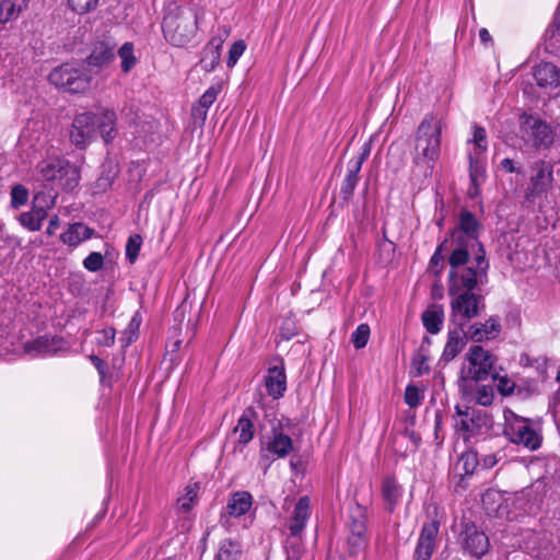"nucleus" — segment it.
<instances>
[{"instance_id":"nucleus-13","label":"nucleus","mask_w":560,"mask_h":560,"mask_svg":"<svg viewBox=\"0 0 560 560\" xmlns=\"http://www.w3.org/2000/svg\"><path fill=\"white\" fill-rule=\"evenodd\" d=\"M533 172L525 195L526 200L530 202L546 194L553 183V170L549 162L545 160L536 161L533 165Z\"/></svg>"},{"instance_id":"nucleus-58","label":"nucleus","mask_w":560,"mask_h":560,"mask_svg":"<svg viewBox=\"0 0 560 560\" xmlns=\"http://www.w3.org/2000/svg\"><path fill=\"white\" fill-rule=\"evenodd\" d=\"M89 359L92 362V364L95 366V369L97 370L101 378L103 380L106 374V363L102 359H100L97 355H94V354L90 355Z\"/></svg>"},{"instance_id":"nucleus-31","label":"nucleus","mask_w":560,"mask_h":560,"mask_svg":"<svg viewBox=\"0 0 560 560\" xmlns=\"http://www.w3.org/2000/svg\"><path fill=\"white\" fill-rule=\"evenodd\" d=\"M266 450L278 458H284L293 451V441L289 435L282 432H273L272 438L267 443Z\"/></svg>"},{"instance_id":"nucleus-8","label":"nucleus","mask_w":560,"mask_h":560,"mask_svg":"<svg viewBox=\"0 0 560 560\" xmlns=\"http://www.w3.org/2000/svg\"><path fill=\"white\" fill-rule=\"evenodd\" d=\"M480 224L477 218L467 210L460 212L457 228L452 231V243L454 248H462L470 253L478 247L480 253L481 243L478 241Z\"/></svg>"},{"instance_id":"nucleus-11","label":"nucleus","mask_w":560,"mask_h":560,"mask_svg":"<svg viewBox=\"0 0 560 560\" xmlns=\"http://www.w3.org/2000/svg\"><path fill=\"white\" fill-rule=\"evenodd\" d=\"M56 197L45 194H37L34 197V206L30 211L20 213L18 220L20 224L31 232H37L42 229L43 222L47 219V211L55 207Z\"/></svg>"},{"instance_id":"nucleus-45","label":"nucleus","mask_w":560,"mask_h":560,"mask_svg":"<svg viewBox=\"0 0 560 560\" xmlns=\"http://www.w3.org/2000/svg\"><path fill=\"white\" fill-rule=\"evenodd\" d=\"M469 142H474L475 149L472 152H479V154H482L488 147L487 143V132L483 127L474 125V135L472 139Z\"/></svg>"},{"instance_id":"nucleus-63","label":"nucleus","mask_w":560,"mask_h":560,"mask_svg":"<svg viewBox=\"0 0 560 560\" xmlns=\"http://www.w3.org/2000/svg\"><path fill=\"white\" fill-rule=\"evenodd\" d=\"M459 479L458 481L455 483L454 486V490L456 493H463L466 489H467V483H466V477L467 476H458Z\"/></svg>"},{"instance_id":"nucleus-16","label":"nucleus","mask_w":560,"mask_h":560,"mask_svg":"<svg viewBox=\"0 0 560 560\" xmlns=\"http://www.w3.org/2000/svg\"><path fill=\"white\" fill-rule=\"evenodd\" d=\"M254 503L253 495L245 490L235 491L231 494L225 506V513L220 515L222 526H228L230 518H238L249 512Z\"/></svg>"},{"instance_id":"nucleus-34","label":"nucleus","mask_w":560,"mask_h":560,"mask_svg":"<svg viewBox=\"0 0 560 560\" xmlns=\"http://www.w3.org/2000/svg\"><path fill=\"white\" fill-rule=\"evenodd\" d=\"M199 483L189 482L184 488V493L177 499L176 510L180 514H188L198 502Z\"/></svg>"},{"instance_id":"nucleus-51","label":"nucleus","mask_w":560,"mask_h":560,"mask_svg":"<svg viewBox=\"0 0 560 560\" xmlns=\"http://www.w3.org/2000/svg\"><path fill=\"white\" fill-rule=\"evenodd\" d=\"M493 389L489 385H482L476 390V401L481 406H490L493 401Z\"/></svg>"},{"instance_id":"nucleus-35","label":"nucleus","mask_w":560,"mask_h":560,"mask_svg":"<svg viewBox=\"0 0 560 560\" xmlns=\"http://www.w3.org/2000/svg\"><path fill=\"white\" fill-rule=\"evenodd\" d=\"M361 168L354 165V163H349L347 165V174L340 186V197L345 201H350L353 197L354 190L359 183Z\"/></svg>"},{"instance_id":"nucleus-6","label":"nucleus","mask_w":560,"mask_h":560,"mask_svg":"<svg viewBox=\"0 0 560 560\" xmlns=\"http://www.w3.org/2000/svg\"><path fill=\"white\" fill-rule=\"evenodd\" d=\"M451 315L450 322L455 326L463 327L485 311L483 296L475 292H462L458 294H450Z\"/></svg>"},{"instance_id":"nucleus-62","label":"nucleus","mask_w":560,"mask_h":560,"mask_svg":"<svg viewBox=\"0 0 560 560\" xmlns=\"http://www.w3.org/2000/svg\"><path fill=\"white\" fill-rule=\"evenodd\" d=\"M442 247H443V244H441L440 246H438L436 250L434 252V254L432 255L431 259H430V264L432 266H438L440 262H442L444 260V257L443 255L441 254V250H442Z\"/></svg>"},{"instance_id":"nucleus-15","label":"nucleus","mask_w":560,"mask_h":560,"mask_svg":"<svg viewBox=\"0 0 560 560\" xmlns=\"http://www.w3.org/2000/svg\"><path fill=\"white\" fill-rule=\"evenodd\" d=\"M24 352L32 358L55 355L66 349L63 338L56 335H43L28 340L23 346Z\"/></svg>"},{"instance_id":"nucleus-25","label":"nucleus","mask_w":560,"mask_h":560,"mask_svg":"<svg viewBox=\"0 0 560 560\" xmlns=\"http://www.w3.org/2000/svg\"><path fill=\"white\" fill-rule=\"evenodd\" d=\"M96 116V133L100 132L105 143H110L116 135V113L109 108H102Z\"/></svg>"},{"instance_id":"nucleus-14","label":"nucleus","mask_w":560,"mask_h":560,"mask_svg":"<svg viewBox=\"0 0 560 560\" xmlns=\"http://www.w3.org/2000/svg\"><path fill=\"white\" fill-rule=\"evenodd\" d=\"M96 135V116L84 112L77 115L72 121L70 139L79 148H85Z\"/></svg>"},{"instance_id":"nucleus-56","label":"nucleus","mask_w":560,"mask_h":560,"mask_svg":"<svg viewBox=\"0 0 560 560\" xmlns=\"http://www.w3.org/2000/svg\"><path fill=\"white\" fill-rule=\"evenodd\" d=\"M61 221L57 214H54L49 218L45 234L47 236H54L57 230L60 228Z\"/></svg>"},{"instance_id":"nucleus-21","label":"nucleus","mask_w":560,"mask_h":560,"mask_svg":"<svg viewBox=\"0 0 560 560\" xmlns=\"http://www.w3.org/2000/svg\"><path fill=\"white\" fill-rule=\"evenodd\" d=\"M468 339L469 337L463 327L456 326L450 329L440 361L444 363L453 361L462 352Z\"/></svg>"},{"instance_id":"nucleus-7","label":"nucleus","mask_w":560,"mask_h":560,"mask_svg":"<svg viewBox=\"0 0 560 560\" xmlns=\"http://www.w3.org/2000/svg\"><path fill=\"white\" fill-rule=\"evenodd\" d=\"M48 80L57 88L70 93H81L89 89L91 77L84 69L71 63H63L52 69Z\"/></svg>"},{"instance_id":"nucleus-9","label":"nucleus","mask_w":560,"mask_h":560,"mask_svg":"<svg viewBox=\"0 0 560 560\" xmlns=\"http://www.w3.org/2000/svg\"><path fill=\"white\" fill-rule=\"evenodd\" d=\"M503 433L512 443L530 451L537 450L541 444L540 434L533 428L529 420L524 418H515L506 423Z\"/></svg>"},{"instance_id":"nucleus-26","label":"nucleus","mask_w":560,"mask_h":560,"mask_svg":"<svg viewBox=\"0 0 560 560\" xmlns=\"http://www.w3.org/2000/svg\"><path fill=\"white\" fill-rule=\"evenodd\" d=\"M482 506L489 516L502 518L508 515V504L503 494L493 489H488L482 494Z\"/></svg>"},{"instance_id":"nucleus-33","label":"nucleus","mask_w":560,"mask_h":560,"mask_svg":"<svg viewBox=\"0 0 560 560\" xmlns=\"http://www.w3.org/2000/svg\"><path fill=\"white\" fill-rule=\"evenodd\" d=\"M421 319L427 331L435 335L442 329L444 310L441 305H432L422 313Z\"/></svg>"},{"instance_id":"nucleus-59","label":"nucleus","mask_w":560,"mask_h":560,"mask_svg":"<svg viewBox=\"0 0 560 560\" xmlns=\"http://www.w3.org/2000/svg\"><path fill=\"white\" fill-rule=\"evenodd\" d=\"M500 167H501V170H503L506 173H516V174L522 173L521 167H516L514 165L513 160H511L509 158H505L500 162Z\"/></svg>"},{"instance_id":"nucleus-64","label":"nucleus","mask_w":560,"mask_h":560,"mask_svg":"<svg viewBox=\"0 0 560 560\" xmlns=\"http://www.w3.org/2000/svg\"><path fill=\"white\" fill-rule=\"evenodd\" d=\"M479 38L486 45L491 43V40H492L491 35H490V33L488 32L487 28H481L479 31Z\"/></svg>"},{"instance_id":"nucleus-57","label":"nucleus","mask_w":560,"mask_h":560,"mask_svg":"<svg viewBox=\"0 0 560 560\" xmlns=\"http://www.w3.org/2000/svg\"><path fill=\"white\" fill-rule=\"evenodd\" d=\"M369 155L370 147L368 144H364V147L362 148V152L358 156H353L352 159H350L349 163H354L355 166L362 168V165Z\"/></svg>"},{"instance_id":"nucleus-5","label":"nucleus","mask_w":560,"mask_h":560,"mask_svg":"<svg viewBox=\"0 0 560 560\" xmlns=\"http://www.w3.org/2000/svg\"><path fill=\"white\" fill-rule=\"evenodd\" d=\"M520 135L526 145L536 151L549 149L555 141V131L540 117L523 113L520 116Z\"/></svg>"},{"instance_id":"nucleus-22","label":"nucleus","mask_w":560,"mask_h":560,"mask_svg":"<svg viewBox=\"0 0 560 560\" xmlns=\"http://www.w3.org/2000/svg\"><path fill=\"white\" fill-rule=\"evenodd\" d=\"M116 57V44L112 40H102L94 44L86 58L90 67L104 68L112 63Z\"/></svg>"},{"instance_id":"nucleus-47","label":"nucleus","mask_w":560,"mask_h":560,"mask_svg":"<svg viewBox=\"0 0 560 560\" xmlns=\"http://www.w3.org/2000/svg\"><path fill=\"white\" fill-rule=\"evenodd\" d=\"M491 377L494 382H497V389L503 396L511 395L514 392L515 384L506 375L500 376L497 372H494Z\"/></svg>"},{"instance_id":"nucleus-4","label":"nucleus","mask_w":560,"mask_h":560,"mask_svg":"<svg viewBox=\"0 0 560 560\" xmlns=\"http://www.w3.org/2000/svg\"><path fill=\"white\" fill-rule=\"evenodd\" d=\"M498 358L480 345L471 346L465 354L460 369L459 386L466 387L467 382H481L495 372Z\"/></svg>"},{"instance_id":"nucleus-53","label":"nucleus","mask_w":560,"mask_h":560,"mask_svg":"<svg viewBox=\"0 0 560 560\" xmlns=\"http://www.w3.org/2000/svg\"><path fill=\"white\" fill-rule=\"evenodd\" d=\"M423 396L415 385H408L405 390V402L409 407H418L421 404Z\"/></svg>"},{"instance_id":"nucleus-38","label":"nucleus","mask_w":560,"mask_h":560,"mask_svg":"<svg viewBox=\"0 0 560 560\" xmlns=\"http://www.w3.org/2000/svg\"><path fill=\"white\" fill-rule=\"evenodd\" d=\"M480 464L477 452L472 450L465 451L459 456L455 469L457 476H472Z\"/></svg>"},{"instance_id":"nucleus-12","label":"nucleus","mask_w":560,"mask_h":560,"mask_svg":"<svg viewBox=\"0 0 560 560\" xmlns=\"http://www.w3.org/2000/svg\"><path fill=\"white\" fill-rule=\"evenodd\" d=\"M456 429L463 432L464 439L468 440L470 436L480 434L483 430L490 427V419L488 415L481 410L471 409L466 407L462 410L460 406H456Z\"/></svg>"},{"instance_id":"nucleus-3","label":"nucleus","mask_w":560,"mask_h":560,"mask_svg":"<svg viewBox=\"0 0 560 560\" xmlns=\"http://www.w3.org/2000/svg\"><path fill=\"white\" fill-rule=\"evenodd\" d=\"M164 38L173 46L184 47L195 37L197 32V16L190 9L168 7L163 22Z\"/></svg>"},{"instance_id":"nucleus-18","label":"nucleus","mask_w":560,"mask_h":560,"mask_svg":"<svg viewBox=\"0 0 560 560\" xmlns=\"http://www.w3.org/2000/svg\"><path fill=\"white\" fill-rule=\"evenodd\" d=\"M463 548L471 556L480 558L489 549V538L475 524H466L462 532Z\"/></svg>"},{"instance_id":"nucleus-37","label":"nucleus","mask_w":560,"mask_h":560,"mask_svg":"<svg viewBox=\"0 0 560 560\" xmlns=\"http://www.w3.org/2000/svg\"><path fill=\"white\" fill-rule=\"evenodd\" d=\"M28 0H1L0 24H5L19 18L22 10L27 7Z\"/></svg>"},{"instance_id":"nucleus-23","label":"nucleus","mask_w":560,"mask_h":560,"mask_svg":"<svg viewBox=\"0 0 560 560\" xmlns=\"http://www.w3.org/2000/svg\"><path fill=\"white\" fill-rule=\"evenodd\" d=\"M311 516V500L307 495L301 497L295 503L292 515L289 520L291 536H300Z\"/></svg>"},{"instance_id":"nucleus-10","label":"nucleus","mask_w":560,"mask_h":560,"mask_svg":"<svg viewBox=\"0 0 560 560\" xmlns=\"http://www.w3.org/2000/svg\"><path fill=\"white\" fill-rule=\"evenodd\" d=\"M350 535L347 539V552L350 557H357L363 552L369 544L366 534V514L358 506L350 515Z\"/></svg>"},{"instance_id":"nucleus-40","label":"nucleus","mask_w":560,"mask_h":560,"mask_svg":"<svg viewBox=\"0 0 560 560\" xmlns=\"http://www.w3.org/2000/svg\"><path fill=\"white\" fill-rule=\"evenodd\" d=\"M61 177L58 178L57 182H59L60 186L65 190H73L80 180V170L69 163V161L66 160V165L63 166L62 173L60 174Z\"/></svg>"},{"instance_id":"nucleus-44","label":"nucleus","mask_w":560,"mask_h":560,"mask_svg":"<svg viewBox=\"0 0 560 560\" xmlns=\"http://www.w3.org/2000/svg\"><path fill=\"white\" fill-rule=\"evenodd\" d=\"M370 326L368 324H360L351 335V342L355 349H362L366 346L370 339Z\"/></svg>"},{"instance_id":"nucleus-1","label":"nucleus","mask_w":560,"mask_h":560,"mask_svg":"<svg viewBox=\"0 0 560 560\" xmlns=\"http://www.w3.org/2000/svg\"><path fill=\"white\" fill-rule=\"evenodd\" d=\"M448 264V294L472 292L478 284H482L487 279L489 262L481 247L480 253H477L474 259L470 258V253L467 250L453 248Z\"/></svg>"},{"instance_id":"nucleus-54","label":"nucleus","mask_w":560,"mask_h":560,"mask_svg":"<svg viewBox=\"0 0 560 560\" xmlns=\"http://www.w3.org/2000/svg\"><path fill=\"white\" fill-rule=\"evenodd\" d=\"M412 366L416 370L418 376L428 373L430 371L428 357L419 351L412 360Z\"/></svg>"},{"instance_id":"nucleus-50","label":"nucleus","mask_w":560,"mask_h":560,"mask_svg":"<svg viewBox=\"0 0 560 560\" xmlns=\"http://www.w3.org/2000/svg\"><path fill=\"white\" fill-rule=\"evenodd\" d=\"M221 92L220 85H211L199 98L198 103L201 107L207 109L215 102Z\"/></svg>"},{"instance_id":"nucleus-24","label":"nucleus","mask_w":560,"mask_h":560,"mask_svg":"<svg viewBox=\"0 0 560 560\" xmlns=\"http://www.w3.org/2000/svg\"><path fill=\"white\" fill-rule=\"evenodd\" d=\"M95 231L82 222L68 224L65 232L60 234V241L71 247H78L82 242L92 238Z\"/></svg>"},{"instance_id":"nucleus-20","label":"nucleus","mask_w":560,"mask_h":560,"mask_svg":"<svg viewBox=\"0 0 560 560\" xmlns=\"http://www.w3.org/2000/svg\"><path fill=\"white\" fill-rule=\"evenodd\" d=\"M501 324L498 317L491 316L486 322L471 324L467 329L469 339L474 342H483L495 339L501 332Z\"/></svg>"},{"instance_id":"nucleus-28","label":"nucleus","mask_w":560,"mask_h":560,"mask_svg":"<svg viewBox=\"0 0 560 560\" xmlns=\"http://www.w3.org/2000/svg\"><path fill=\"white\" fill-rule=\"evenodd\" d=\"M534 78L540 88L556 89L560 84V71L551 62H540L534 68Z\"/></svg>"},{"instance_id":"nucleus-41","label":"nucleus","mask_w":560,"mask_h":560,"mask_svg":"<svg viewBox=\"0 0 560 560\" xmlns=\"http://www.w3.org/2000/svg\"><path fill=\"white\" fill-rule=\"evenodd\" d=\"M116 55L120 58V67L125 73H128L137 63V57L135 56V48L131 42H126L116 50Z\"/></svg>"},{"instance_id":"nucleus-32","label":"nucleus","mask_w":560,"mask_h":560,"mask_svg":"<svg viewBox=\"0 0 560 560\" xmlns=\"http://www.w3.org/2000/svg\"><path fill=\"white\" fill-rule=\"evenodd\" d=\"M402 494V488L394 477H386L382 485V497L386 503V510L393 512Z\"/></svg>"},{"instance_id":"nucleus-52","label":"nucleus","mask_w":560,"mask_h":560,"mask_svg":"<svg viewBox=\"0 0 560 560\" xmlns=\"http://www.w3.org/2000/svg\"><path fill=\"white\" fill-rule=\"evenodd\" d=\"M116 330L113 327H106L97 331L96 345L102 347H112L115 343Z\"/></svg>"},{"instance_id":"nucleus-55","label":"nucleus","mask_w":560,"mask_h":560,"mask_svg":"<svg viewBox=\"0 0 560 560\" xmlns=\"http://www.w3.org/2000/svg\"><path fill=\"white\" fill-rule=\"evenodd\" d=\"M191 116L196 122L199 121L200 124H203L208 116V109L201 107L199 104H195L191 107Z\"/></svg>"},{"instance_id":"nucleus-60","label":"nucleus","mask_w":560,"mask_h":560,"mask_svg":"<svg viewBox=\"0 0 560 560\" xmlns=\"http://www.w3.org/2000/svg\"><path fill=\"white\" fill-rule=\"evenodd\" d=\"M498 463L495 454H488L481 458V465L483 468L489 469L495 466Z\"/></svg>"},{"instance_id":"nucleus-48","label":"nucleus","mask_w":560,"mask_h":560,"mask_svg":"<svg viewBox=\"0 0 560 560\" xmlns=\"http://www.w3.org/2000/svg\"><path fill=\"white\" fill-rule=\"evenodd\" d=\"M246 44L243 39L234 42L229 50L226 66L229 68H233L237 63L240 57L244 54Z\"/></svg>"},{"instance_id":"nucleus-61","label":"nucleus","mask_w":560,"mask_h":560,"mask_svg":"<svg viewBox=\"0 0 560 560\" xmlns=\"http://www.w3.org/2000/svg\"><path fill=\"white\" fill-rule=\"evenodd\" d=\"M112 185V178L109 176H101L96 182V188L98 190H106Z\"/></svg>"},{"instance_id":"nucleus-30","label":"nucleus","mask_w":560,"mask_h":560,"mask_svg":"<svg viewBox=\"0 0 560 560\" xmlns=\"http://www.w3.org/2000/svg\"><path fill=\"white\" fill-rule=\"evenodd\" d=\"M223 40L221 38H212L203 49L202 58L200 60L203 70L210 72L220 62L221 48Z\"/></svg>"},{"instance_id":"nucleus-17","label":"nucleus","mask_w":560,"mask_h":560,"mask_svg":"<svg viewBox=\"0 0 560 560\" xmlns=\"http://www.w3.org/2000/svg\"><path fill=\"white\" fill-rule=\"evenodd\" d=\"M440 530V523L435 520L425 522L422 525L415 550V560H430L434 549L435 540Z\"/></svg>"},{"instance_id":"nucleus-49","label":"nucleus","mask_w":560,"mask_h":560,"mask_svg":"<svg viewBox=\"0 0 560 560\" xmlns=\"http://www.w3.org/2000/svg\"><path fill=\"white\" fill-rule=\"evenodd\" d=\"M28 199V190L22 185H15L11 190V205L18 209L24 206Z\"/></svg>"},{"instance_id":"nucleus-2","label":"nucleus","mask_w":560,"mask_h":560,"mask_svg":"<svg viewBox=\"0 0 560 560\" xmlns=\"http://www.w3.org/2000/svg\"><path fill=\"white\" fill-rule=\"evenodd\" d=\"M442 120L427 114L417 128L412 162L422 174L430 176L440 156Z\"/></svg>"},{"instance_id":"nucleus-19","label":"nucleus","mask_w":560,"mask_h":560,"mask_svg":"<svg viewBox=\"0 0 560 560\" xmlns=\"http://www.w3.org/2000/svg\"><path fill=\"white\" fill-rule=\"evenodd\" d=\"M278 364L269 366L267 374L264 377L267 394L273 399H279L284 396L287 390V374L284 362L278 359Z\"/></svg>"},{"instance_id":"nucleus-46","label":"nucleus","mask_w":560,"mask_h":560,"mask_svg":"<svg viewBox=\"0 0 560 560\" xmlns=\"http://www.w3.org/2000/svg\"><path fill=\"white\" fill-rule=\"evenodd\" d=\"M82 265L86 270L97 272L104 267V257L98 252H92L83 259Z\"/></svg>"},{"instance_id":"nucleus-39","label":"nucleus","mask_w":560,"mask_h":560,"mask_svg":"<svg viewBox=\"0 0 560 560\" xmlns=\"http://www.w3.org/2000/svg\"><path fill=\"white\" fill-rule=\"evenodd\" d=\"M243 550L240 541L225 538L220 541L214 560H238Z\"/></svg>"},{"instance_id":"nucleus-29","label":"nucleus","mask_w":560,"mask_h":560,"mask_svg":"<svg viewBox=\"0 0 560 560\" xmlns=\"http://www.w3.org/2000/svg\"><path fill=\"white\" fill-rule=\"evenodd\" d=\"M257 418V412L253 407H247L240 417L234 432L238 433V444H248L255 433L254 421Z\"/></svg>"},{"instance_id":"nucleus-43","label":"nucleus","mask_w":560,"mask_h":560,"mask_svg":"<svg viewBox=\"0 0 560 560\" xmlns=\"http://www.w3.org/2000/svg\"><path fill=\"white\" fill-rule=\"evenodd\" d=\"M68 7L77 14L83 15L90 13L100 4V0H67Z\"/></svg>"},{"instance_id":"nucleus-27","label":"nucleus","mask_w":560,"mask_h":560,"mask_svg":"<svg viewBox=\"0 0 560 560\" xmlns=\"http://www.w3.org/2000/svg\"><path fill=\"white\" fill-rule=\"evenodd\" d=\"M470 195H477L479 186L486 180V160L479 152H469Z\"/></svg>"},{"instance_id":"nucleus-42","label":"nucleus","mask_w":560,"mask_h":560,"mask_svg":"<svg viewBox=\"0 0 560 560\" xmlns=\"http://www.w3.org/2000/svg\"><path fill=\"white\" fill-rule=\"evenodd\" d=\"M142 246V237L140 234H132L128 237L127 244H126V258L129 260L130 264H135L139 252Z\"/></svg>"},{"instance_id":"nucleus-36","label":"nucleus","mask_w":560,"mask_h":560,"mask_svg":"<svg viewBox=\"0 0 560 560\" xmlns=\"http://www.w3.org/2000/svg\"><path fill=\"white\" fill-rule=\"evenodd\" d=\"M66 165V160L61 158H50L48 160L42 161L38 165V172L40 173L43 179L47 182H57L59 177H61V173L63 166Z\"/></svg>"}]
</instances>
